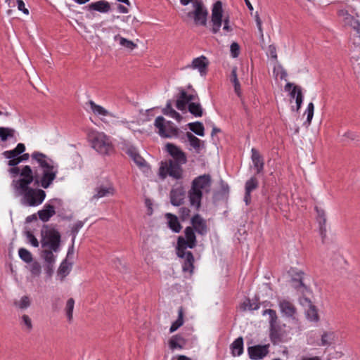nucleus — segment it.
Returning <instances> with one entry per match:
<instances>
[{
  "mask_svg": "<svg viewBox=\"0 0 360 360\" xmlns=\"http://www.w3.org/2000/svg\"><path fill=\"white\" fill-rule=\"evenodd\" d=\"M207 10L201 4L196 3L195 5L194 11V20L195 23L201 25H205L207 22Z\"/></svg>",
  "mask_w": 360,
  "mask_h": 360,
  "instance_id": "a211bd4d",
  "label": "nucleus"
},
{
  "mask_svg": "<svg viewBox=\"0 0 360 360\" xmlns=\"http://www.w3.org/2000/svg\"><path fill=\"white\" fill-rule=\"evenodd\" d=\"M165 217L167 221L168 227L174 233H179L181 230V225L178 217L171 213H166Z\"/></svg>",
  "mask_w": 360,
  "mask_h": 360,
  "instance_id": "4be33fe9",
  "label": "nucleus"
},
{
  "mask_svg": "<svg viewBox=\"0 0 360 360\" xmlns=\"http://www.w3.org/2000/svg\"><path fill=\"white\" fill-rule=\"evenodd\" d=\"M20 258L26 263H31L33 260L32 255L25 248H21L18 250Z\"/></svg>",
  "mask_w": 360,
  "mask_h": 360,
  "instance_id": "e433bc0d",
  "label": "nucleus"
},
{
  "mask_svg": "<svg viewBox=\"0 0 360 360\" xmlns=\"http://www.w3.org/2000/svg\"><path fill=\"white\" fill-rule=\"evenodd\" d=\"M245 307L249 309V310H257L259 308V304L257 302V300H248L245 302Z\"/></svg>",
  "mask_w": 360,
  "mask_h": 360,
  "instance_id": "09e8293b",
  "label": "nucleus"
},
{
  "mask_svg": "<svg viewBox=\"0 0 360 360\" xmlns=\"http://www.w3.org/2000/svg\"><path fill=\"white\" fill-rule=\"evenodd\" d=\"M30 301L29 297L27 296H23L20 300V301L18 304V306L20 309H26L30 306Z\"/></svg>",
  "mask_w": 360,
  "mask_h": 360,
  "instance_id": "864d4df0",
  "label": "nucleus"
},
{
  "mask_svg": "<svg viewBox=\"0 0 360 360\" xmlns=\"http://www.w3.org/2000/svg\"><path fill=\"white\" fill-rule=\"evenodd\" d=\"M258 186V181L255 177H252L245 183V192L251 193Z\"/></svg>",
  "mask_w": 360,
  "mask_h": 360,
  "instance_id": "ea45409f",
  "label": "nucleus"
},
{
  "mask_svg": "<svg viewBox=\"0 0 360 360\" xmlns=\"http://www.w3.org/2000/svg\"><path fill=\"white\" fill-rule=\"evenodd\" d=\"M185 189L181 184L175 185L170 191V201L174 206L181 205L185 198Z\"/></svg>",
  "mask_w": 360,
  "mask_h": 360,
  "instance_id": "4468645a",
  "label": "nucleus"
},
{
  "mask_svg": "<svg viewBox=\"0 0 360 360\" xmlns=\"http://www.w3.org/2000/svg\"><path fill=\"white\" fill-rule=\"evenodd\" d=\"M231 54L233 58H237L240 53V46L238 43L233 42L230 47Z\"/></svg>",
  "mask_w": 360,
  "mask_h": 360,
  "instance_id": "8fccbe9b",
  "label": "nucleus"
},
{
  "mask_svg": "<svg viewBox=\"0 0 360 360\" xmlns=\"http://www.w3.org/2000/svg\"><path fill=\"white\" fill-rule=\"evenodd\" d=\"M255 20L256 25H257V29L259 31V37H260L261 40L262 41H264V32H263V28H262V20H261L259 15L257 13H256V14L255 15Z\"/></svg>",
  "mask_w": 360,
  "mask_h": 360,
  "instance_id": "a18cd8bd",
  "label": "nucleus"
},
{
  "mask_svg": "<svg viewBox=\"0 0 360 360\" xmlns=\"http://www.w3.org/2000/svg\"><path fill=\"white\" fill-rule=\"evenodd\" d=\"M186 344L184 338L180 335H173L169 340V347L171 349H183Z\"/></svg>",
  "mask_w": 360,
  "mask_h": 360,
  "instance_id": "a878e982",
  "label": "nucleus"
},
{
  "mask_svg": "<svg viewBox=\"0 0 360 360\" xmlns=\"http://www.w3.org/2000/svg\"><path fill=\"white\" fill-rule=\"evenodd\" d=\"M41 265L37 262H32L30 266V271L34 276H39L41 274Z\"/></svg>",
  "mask_w": 360,
  "mask_h": 360,
  "instance_id": "c03bdc74",
  "label": "nucleus"
},
{
  "mask_svg": "<svg viewBox=\"0 0 360 360\" xmlns=\"http://www.w3.org/2000/svg\"><path fill=\"white\" fill-rule=\"evenodd\" d=\"M114 41H117L121 46L127 48L129 50H134L137 47V45L132 41L124 38L120 34H116L114 36Z\"/></svg>",
  "mask_w": 360,
  "mask_h": 360,
  "instance_id": "2f4dec72",
  "label": "nucleus"
},
{
  "mask_svg": "<svg viewBox=\"0 0 360 360\" xmlns=\"http://www.w3.org/2000/svg\"><path fill=\"white\" fill-rule=\"evenodd\" d=\"M278 306L281 312L285 316L293 317L296 314L295 307L286 299H278Z\"/></svg>",
  "mask_w": 360,
  "mask_h": 360,
  "instance_id": "f3484780",
  "label": "nucleus"
},
{
  "mask_svg": "<svg viewBox=\"0 0 360 360\" xmlns=\"http://www.w3.org/2000/svg\"><path fill=\"white\" fill-rule=\"evenodd\" d=\"M270 338L274 344L277 343L280 340L278 332L274 328H270Z\"/></svg>",
  "mask_w": 360,
  "mask_h": 360,
  "instance_id": "4d7b16f0",
  "label": "nucleus"
},
{
  "mask_svg": "<svg viewBox=\"0 0 360 360\" xmlns=\"http://www.w3.org/2000/svg\"><path fill=\"white\" fill-rule=\"evenodd\" d=\"M285 90L290 92L292 110H299L303 101V95L300 87L288 83L285 86Z\"/></svg>",
  "mask_w": 360,
  "mask_h": 360,
  "instance_id": "9b49d317",
  "label": "nucleus"
},
{
  "mask_svg": "<svg viewBox=\"0 0 360 360\" xmlns=\"http://www.w3.org/2000/svg\"><path fill=\"white\" fill-rule=\"evenodd\" d=\"M186 136L190 145L197 153H200V150L203 148V142L191 132H187Z\"/></svg>",
  "mask_w": 360,
  "mask_h": 360,
  "instance_id": "c85d7f7f",
  "label": "nucleus"
},
{
  "mask_svg": "<svg viewBox=\"0 0 360 360\" xmlns=\"http://www.w3.org/2000/svg\"><path fill=\"white\" fill-rule=\"evenodd\" d=\"M184 324V311L182 308H180L178 311V318L174 321L169 328V332L174 333L178 330Z\"/></svg>",
  "mask_w": 360,
  "mask_h": 360,
  "instance_id": "72a5a7b5",
  "label": "nucleus"
},
{
  "mask_svg": "<svg viewBox=\"0 0 360 360\" xmlns=\"http://www.w3.org/2000/svg\"><path fill=\"white\" fill-rule=\"evenodd\" d=\"M266 314H268L269 316L270 328H274L276 326V321H277V315H276V311L271 309H265L263 311V315L264 316Z\"/></svg>",
  "mask_w": 360,
  "mask_h": 360,
  "instance_id": "58836bf2",
  "label": "nucleus"
},
{
  "mask_svg": "<svg viewBox=\"0 0 360 360\" xmlns=\"http://www.w3.org/2000/svg\"><path fill=\"white\" fill-rule=\"evenodd\" d=\"M319 225V232L322 238L325 237L326 233V218L316 220Z\"/></svg>",
  "mask_w": 360,
  "mask_h": 360,
  "instance_id": "de8ad7c7",
  "label": "nucleus"
},
{
  "mask_svg": "<svg viewBox=\"0 0 360 360\" xmlns=\"http://www.w3.org/2000/svg\"><path fill=\"white\" fill-rule=\"evenodd\" d=\"M127 153L139 167H143L146 165L145 160L139 154L136 148L132 147L129 148Z\"/></svg>",
  "mask_w": 360,
  "mask_h": 360,
  "instance_id": "393cba45",
  "label": "nucleus"
},
{
  "mask_svg": "<svg viewBox=\"0 0 360 360\" xmlns=\"http://www.w3.org/2000/svg\"><path fill=\"white\" fill-rule=\"evenodd\" d=\"M176 108L181 111L188 112H202L199 98L196 94H191L181 89L176 96Z\"/></svg>",
  "mask_w": 360,
  "mask_h": 360,
  "instance_id": "39448f33",
  "label": "nucleus"
},
{
  "mask_svg": "<svg viewBox=\"0 0 360 360\" xmlns=\"http://www.w3.org/2000/svg\"><path fill=\"white\" fill-rule=\"evenodd\" d=\"M113 189L111 187L98 186L95 189V193L93 195V199H99L101 198L112 195Z\"/></svg>",
  "mask_w": 360,
  "mask_h": 360,
  "instance_id": "473e14b6",
  "label": "nucleus"
},
{
  "mask_svg": "<svg viewBox=\"0 0 360 360\" xmlns=\"http://www.w3.org/2000/svg\"><path fill=\"white\" fill-rule=\"evenodd\" d=\"M55 264H44V271L48 276H51L54 271Z\"/></svg>",
  "mask_w": 360,
  "mask_h": 360,
  "instance_id": "680f3d73",
  "label": "nucleus"
},
{
  "mask_svg": "<svg viewBox=\"0 0 360 360\" xmlns=\"http://www.w3.org/2000/svg\"><path fill=\"white\" fill-rule=\"evenodd\" d=\"M248 352L251 359H261L267 355L269 352V345L249 347Z\"/></svg>",
  "mask_w": 360,
  "mask_h": 360,
  "instance_id": "dca6fc26",
  "label": "nucleus"
},
{
  "mask_svg": "<svg viewBox=\"0 0 360 360\" xmlns=\"http://www.w3.org/2000/svg\"><path fill=\"white\" fill-rule=\"evenodd\" d=\"M190 210L188 207H181L179 209V215L181 220L184 221L190 216Z\"/></svg>",
  "mask_w": 360,
  "mask_h": 360,
  "instance_id": "13d9d810",
  "label": "nucleus"
},
{
  "mask_svg": "<svg viewBox=\"0 0 360 360\" xmlns=\"http://www.w3.org/2000/svg\"><path fill=\"white\" fill-rule=\"evenodd\" d=\"M222 16V4L221 1H218L214 4L212 9L211 22L212 25V30L213 33H217L219 31L222 22H224L223 30L226 32L232 30L231 26L229 25V18H226L223 20Z\"/></svg>",
  "mask_w": 360,
  "mask_h": 360,
  "instance_id": "0eeeda50",
  "label": "nucleus"
},
{
  "mask_svg": "<svg viewBox=\"0 0 360 360\" xmlns=\"http://www.w3.org/2000/svg\"><path fill=\"white\" fill-rule=\"evenodd\" d=\"M21 323L25 326V329L30 331L32 328V323L31 319L26 314L22 315L21 318Z\"/></svg>",
  "mask_w": 360,
  "mask_h": 360,
  "instance_id": "49530a36",
  "label": "nucleus"
},
{
  "mask_svg": "<svg viewBox=\"0 0 360 360\" xmlns=\"http://www.w3.org/2000/svg\"><path fill=\"white\" fill-rule=\"evenodd\" d=\"M92 148L98 153L108 155L113 150L110 139L103 132H92L89 136Z\"/></svg>",
  "mask_w": 360,
  "mask_h": 360,
  "instance_id": "423d86ee",
  "label": "nucleus"
},
{
  "mask_svg": "<svg viewBox=\"0 0 360 360\" xmlns=\"http://www.w3.org/2000/svg\"><path fill=\"white\" fill-rule=\"evenodd\" d=\"M75 307V300L73 298H70L66 302L65 307V312L68 321H71L73 318V309Z\"/></svg>",
  "mask_w": 360,
  "mask_h": 360,
  "instance_id": "c9c22d12",
  "label": "nucleus"
},
{
  "mask_svg": "<svg viewBox=\"0 0 360 360\" xmlns=\"http://www.w3.org/2000/svg\"><path fill=\"white\" fill-rule=\"evenodd\" d=\"M8 172L13 178L11 182L13 194L19 198L22 206L34 207L42 204L46 195L44 190L30 186L34 181V174L30 166L11 167Z\"/></svg>",
  "mask_w": 360,
  "mask_h": 360,
  "instance_id": "f257e3e1",
  "label": "nucleus"
},
{
  "mask_svg": "<svg viewBox=\"0 0 360 360\" xmlns=\"http://www.w3.org/2000/svg\"><path fill=\"white\" fill-rule=\"evenodd\" d=\"M297 277L292 278V281L294 283L293 285L295 288H298L300 287L304 286V283L302 282L303 278V273L302 271L296 272Z\"/></svg>",
  "mask_w": 360,
  "mask_h": 360,
  "instance_id": "37998d69",
  "label": "nucleus"
},
{
  "mask_svg": "<svg viewBox=\"0 0 360 360\" xmlns=\"http://www.w3.org/2000/svg\"><path fill=\"white\" fill-rule=\"evenodd\" d=\"M315 210L316 212V220L320 219L326 218V212L322 208L316 206Z\"/></svg>",
  "mask_w": 360,
  "mask_h": 360,
  "instance_id": "052dcab7",
  "label": "nucleus"
},
{
  "mask_svg": "<svg viewBox=\"0 0 360 360\" xmlns=\"http://www.w3.org/2000/svg\"><path fill=\"white\" fill-rule=\"evenodd\" d=\"M97 115H98V116H99V117H98V118H99L100 120H103V117L106 116V115H112V114H104V113H102V114H94V117H90V120H91L93 122H94L96 125H98V124H99V123L98 122L97 119H96Z\"/></svg>",
  "mask_w": 360,
  "mask_h": 360,
  "instance_id": "69168bd1",
  "label": "nucleus"
},
{
  "mask_svg": "<svg viewBox=\"0 0 360 360\" xmlns=\"http://www.w3.org/2000/svg\"><path fill=\"white\" fill-rule=\"evenodd\" d=\"M211 186L212 179L209 174H203L195 178L188 191L191 206L198 210L201 205L202 195L210 192Z\"/></svg>",
  "mask_w": 360,
  "mask_h": 360,
  "instance_id": "20e7f679",
  "label": "nucleus"
},
{
  "mask_svg": "<svg viewBox=\"0 0 360 360\" xmlns=\"http://www.w3.org/2000/svg\"><path fill=\"white\" fill-rule=\"evenodd\" d=\"M72 263L68 262L67 259L64 260L60 265L58 270V276L63 281L70 272Z\"/></svg>",
  "mask_w": 360,
  "mask_h": 360,
  "instance_id": "c756f323",
  "label": "nucleus"
},
{
  "mask_svg": "<svg viewBox=\"0 0 360 360\" xmlns=\"http://www.w3.org/2000/svg\"><path fill=\"white\" fill-rule=\"evenodd\" d=\"M30 155L28 153H24L22 155H20L19 158L17 159L18 160H8V165L12 167H18L17 165L21 162L26 161L29 159Z\"/></svg>",
  "mask_w": 360,
  "mask_h": 360,
  "instance_id": "79ce46f5",
  "label": "nucleus"
},
{
  "mask_svg": "<svg viewBox=\"0 0 360 360\" xmlns=\"http://www.w3.org/2000/svg\"><path fill=\"white\" fill-rule=\"evenodd\" d=\"M83 226H84V222L82 221H78L74 224L72 229V231L74 233L73 240H75L76 234H77L78 231H79L80 229L82 228Z\"/></svg>",
  "mask_w": 360,
  "mask_h": 360,
  "instance_id": "bf43d9fd",
  "label": "nucleus"
},
{
  "mask_svg": "<svg viewBox=\"0 0 360 360\" xmlns=\"http://www.w3.org/2000/svg\"><path fill=\"white\" fill-rule=\"evenodd\" d=\"M269 51L271 55V57L275 60L277 59V54H276V49L274 46H269Z\"/></svg>",
  "mask_w": 360,
  "mask_h": 360,
  "instance_id": "338daca9",
  "label": "nucleus"
},
{
  "mask_svg": "<svg viewBox=\"0 0 360 360\" xmlns=\"http://www.w3.org/2000/svg\"><path fill=\"white\" fill-rule=\"evenodd\" d=\"M55 253V251L51 249L43 248L41 257L43 259L44 264H55L57 257Z\"/></svg>",
  "mask_w": 360,
  "mask_h": 360,
  "instance_id": "bb28decb",
  "label": "nucleus"
},
{
  "mask_svg": "<svg viewBox=\"0 0 360 360\" xmlns=\"http://www.w3.org/2000/svg\"><path fill=\"white\" fill-rule=\"evenodd\" d=\"M208 65V59L204 56H200V57L193 59L191 63L187 65L183 69L186 70L190 68L197 70L201 76H205L207 74Z\"/></svg>",
  "mask_w": 360,
  "mask_h": 360,
  "instance_id": "ddd939ff",
  "label": "nucleus"
},
{
  "mask_svg": "<svg viewBox=\"0 0 360 360\" xmlns=\"http://www.w3.org/2000/svg\"><path fill=\"white\" fill-rule=\"evenodd\" d=\"M191 224L193 226L192 228L194 229L200 235L206 234L207 231L206 222L199 214H195L191 218Z\"/></svg>",
  "mask_w": 360,
  "mask_h": 360,
  "instance_id": "6ab92c4d",
  "label": "nucleus"
},
{
  "mask_svg": "<svg viewBox=\"0 0 360 360\" xmlns=\"http://www.w3.org/2000/svg\"><path fill=\"white\" fill-rule=\"evenodd\" d=\"M305 115H306V114H302V116L299 117V119H300V120H304V121L303 122V125L305 126L306 127H308L311 124L314 114H307L306 118H305Z\"/></svg>",
  "mask_w": 360,
  "mask_h": 360,
  "instance_id": "5fc2aeb1",
  "label": "nucleus"
},
{
  "mask_svg": "<svg viewBox=\"0 0 360 360\" xmlns=\"http://www.w3.org/2000/svg\"><path fill=\"white\" fill-rule=\"evenodd\" d=\"M165 147L174 161L162 162L159 169V176L162 179H165L167 176L179 179L182 176L181 165L186 162V156L179 148L172 143H167Z\"/></svg>",
  "mask_w": 360,
  "mask_h": 360,
  "instance_id": "7ed1b4c3",
  "label": "nucleus"
},
{
  "mask_svg": "<svg viewBox=\"0 0 360 360\" xmlns=\"http://www.w3.org/2000/svg\"><path fill=\"white\" fill-rule=\"evenodd\" d=\"M25 150V146L23 143H18L16 147L10 150H6L3 153V155L9 160H18L19 155Z\"/></svg>",
  "mask_w": 360,
  "mask_h": 360,
  "instance_id": "412c9836",
  "label": "nucleus"
},
{
  "mask_svg": "<svg viewBox=\"0 0 360 360\" xmlns=\"http://www.w3.org/2000/svg\"><path fill=\"white\" fill-rule=\"evenodd\" d=\"M110 4L104 0L98 1L89 5V8L101 13H106L110 10Z\"/></svg>",
  "mask_w": 360,
  "mask_h": 360,
  "instance_id": "cd10ccee",
  "label": "nucleus"
},
{
  "mask_svg": "<svg viewBox=\"0 0 360 360\" xmlns=\"http://www.w3.org/2000/svg\"><path fill=\"white\" fill-rule=\"evenodd\" d=\"M155 126L158 129V134L163 138H176L179 136V129L170 121L165 120L159 116L155 121Z\"/></svg>",
  "mask_w": 360,
  "mask_h": 360,
  "instance_id": "6e6552de",
  "label": "nucleus"
},
{
  "mask_svg": "<svg viewBox=\"0 0 360 360\" xmlns=\"http://www.w3.org/2000/svg\"><path fill=\"white\" fill-rule=\"evenodd\" d=\"M300 303L305 309L307 319L311 322L317 323L319 321L318 309L311 300L307 297H302Z\"/></svg>",
  "mask_w": 360,
  "mask_h": 360,
  "instance_id": "f8f14e48",
  "label": "nucleus"
},
{
  "mask_svg": "<svg viewBox=\"0 0 360 360\" xmlns=\"http://www.w3.org/2000/svg\"><path fill=\"white\" fill-rule=\"evenodd\" d=\"M18 8L19 11H22L25 14H29V11L25 8V3L22 0H17Z\"/></svg>",
  "mask_w": 360,
  "mask_h": 360,
  "instance_id": "e2e57ef3",
  "label": "nucleus"
},
{
  "mask_svg": "<svg viewBox=\"0 0 360 360\" xmlns=\"http://www.w3.org/2000/svg\"><path fill=\"white\" fill-rule=\"evenodd\" d=\"M26 236L28 240V242L34 248H37L39 246L38 240L35 238V236L30 231L26 233Z\"/></svg>",
  "mask_w": 360,
  "mask_h": 360,
  "instance_id": "603ef678",
  "label": "nucleus"
},
{
  "mask_svg": "<svg viewBox=\"0 0 360 360\" xmlns=\"http://www.w3.org/2000/svg\"><path fill=\"white\" fill-rule=\"evenodd\" d=\"M251 153V159L253 164V167L256 169L257 173L259 174L262 172L264 169V159L257 149L252 148Z\"/></svg>",
  "mask_w": 360,
  "mask_h": 360,
  "instance_id": "aec40b11",
  "label": "nucleus"
},
{
  "mask_svg": "<svg viewBox=\"0 0 360 360\" xmlns=\"http://www.w3.org/2000/svg\"><path fill=\"white\" fill-rule=\"evenodd\" d=\"M335 339V334L333 332H324L321 338V342L319 345L321 346H329L330 345Z\"/></svg>",
  "mask_w": 360,
  "mask_h": 360,
  "instance_id": "f704fd0d",
  "label": "nucleus"
},
{
  "mask_svg": "<svg viewBox=\"0 0 360 360\" xmlns=\"http://www.w3.org/2000/svg\"><path fill=\"white\" fill-rule=\"evenodd\" d=\"M338 15L343 18L345 24L347 25H349L354 29H358V27L360 25L359 21L354 19L346 10L339 11Z\"/></svg>",
  "mask_w": 360,
  "mask_h": 360,
  "instance_id": "b1692460",
  "label": "nucleus"
},
{
  "mask_svg": "<svg viewBox=\"0 0 360 360\" xmlns=\"http://www.w3.org/2000/svg\"><path fill=\"white\" fill-rule=\"evenodd\" d=\"M32 158L38 164L34 175V181L44 188H49L58 172V165L47 155L39 152L33 153Z\"/></svg>",
  "mask_w": 360,
  "mask_h": 360,
  "instance_id": "f03ea898",
  "label": "nucleus"
},
{
  "mask_svg": "<svg viewBox=\"0 0 360 360\" xmlns=\"http://www.w3.org/2000/svg\"><path fill=\"white\" fill-rule=\"evenodd\" d=\"M178 257L184 259L182 269L184 272H188L190 274L193 271L194 257L191 252L187 250H176Z\"/></svg>",
  "mask_w": 360,
  "mask_h": 360,
  "instance_id": "2eb2a0df",
  "label": "nucleus"
},
{
  "mask_svg": "<svg viewBox=\"0 0 360 360\" xmlns=\"http://www.w3.org/2000/svg\"><path fill=\"white\" fill-rule=\"evenodd\" d=\"M232 354L233 356H240L243 352V340L241 337L236 339L231 346Z\"/></svg>",
  "mask_w": 360,
  "mask_h": 360,
  "instance_id": "7c9ffc66",
  "label": "nucleus"
},
{
  "mask_svg": "<svg viewBox=\"0 0 360 360\" xmlns=\"http://www.w3.org/2000/svg\"><path fill=\"white\" fill-rule=\"evenodd\" d=\"M55 214V208L50 204H46L42 210L38 211L39 217L44 222L48 221Z\"/></svg>",
  "mask_w": 360,
  "mask_h": 360,
  "instance_id": "5701e85b",
  "label": "nucleus"
},
{
  "mask_svg": "<svg viewBox=\"0 0 360 360\" xmlns=\"http://www.w3.org/2000/svg\"><path fill=\"white\" fill-rule=\"evenodd\" d=\"M188 126H189V129L193 131L194 132L195 134L200 136H203L205 133H204V127L202 125V124L200 123V122H193V123H189L188 124Z\"/></svg>",
  "mask_w": 360,
  "mask_h": 360,
  "instance_id": "4c0bfd02",
  "label": "nucleus"
},
{
  "mask_svg": "<svg viewBox=\"0 0 360 360\" xmlns=\"http://www.w3.org/2000/svg\"><path fill=\"white\" fill-rule=\"evenodd\" d=\"M13 136V130L9 128L0 127V139L2 141H6L9 137Z\"/></svg>",
  "mask_w": 360,
  "mask_h": 360,
  "instance_id": "a19ab883",
  "label": "nucleus"
},
{
  "mask_svg": "<svg viewBox=\"0 0 360 360\" xmlns=\"http://www.w3.org/2000/svg\"><path fill=\"white\" fill-rule=\"evenodd\" d=\"M185 236H179L177 240L176 250H186L187 248H193L196 245V237L192 227L188 226L184 230Z\"/></svg>",
  "mask_w": 360,
  "mask_h": 360,
  "instance_id": "9d476101",
  "label": "nucleus"
},
{
  "mask_svg": "<svg viewBox=\"0 0 360 360\" xmlns=\"http://www.w3.org/2000/svg\"><path fill=\"white\" fill-rule=\"evenodd\" d=\"M162 112H176V111L172 108V103L170 100L167 102L166 107L162 110Z\"/></svg>",
  "mask_w": 360,
  "mask_h": 360,
  "instance_id": "0e129e2a",
  "label": "nucleus"
},
{
  "mask_svg": "<svg viewBox=\"0 0 360 360\" xmlns=\"http://www.w3.org/2000/svg\"><path fill=\"white\" fill-rule=\"evenodd\" d=\"M89 105L90 106V109L92 110L93 112H108L103 107L96 105L91 101L89 102Z\"/></svg>",
  "mask_w": 360,
  "mask_h": 360,
  "instance_id": "3c124183",
  "label": "nucleus"
},
{
  "mask_svg": "<svg viewBox=\"0 0 360 360\" xmlns=\"http://www.w3.org/2000/svg\"><path fill=\"white\" fill-rule=\"evenodd\" d=\"M356 137V135L351 131H347L341 137V141L347 142L349 140H354Z\"/></svg>",
  "mask_w": 360,
  "mask_h": 360,
  "instance_id": "6e6d98bb",
  "label": "nucleus"
},
{
  "mask_svg": "<svg viewBox=\"0 0 360 360\" xmlns=\"http://www.w3.org/2000/svg\"><path fill=\"white\" fill-rule=\"evenodd\" d=\"M41 248L51 249L55 252L60 250V235L54 229H47L42 231Z\"/></svg>",
  "mask_w": 360,
  "mask_h": 360,
  "instance_id": "1a4fd4ad",
  "label": "nucleus"
},
{
  "mask_svg": "<svg viewBox=\"0 0 360 360\" xmlns=\"http://www.w3.org/2000/svg\"><path fill=\"white\" fill-rule=\"evenodd\" d=\"M231 77V80L233 84L239 82L237 78L236 70L235 68L232 70Z\"/></svg>",
  "mask_w": 360,
  "mask_h": 360,
  "instance_id": "774afa93",
  "label": "nucleus"
}]
</instances>
